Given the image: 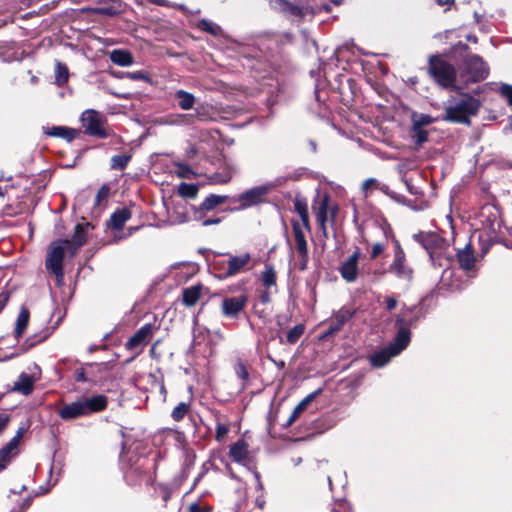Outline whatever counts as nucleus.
Masks as SVG:
<instances>
[{
  "instance_id": "obj_1",
  "label": "nucleus",
  "mask_w": 512,
  "mask_h": 512,
  "mask_svg": "<svg viewBox=\"0 0 512 512\" xmlns=\"http://www.w3.org/2000/svg\"><path fill=\"white\" fill-rule=\"evenodd\" d=\"M107 399L103 395H96L91 398H83L73 403L64 405L58 412L59 416L66 421L105 409Z\"/></svg>"
},
{
  "instance_id": "obj_2",
  "label": "nucleus",
  "mask_w": 512,
  "mask_h": 512,
  "mask_svg": "<svg viewBox=\"0 0 512 512\" xmlns=\"http://www.w3.org/2000/svg\"><path fill=\"white\" fill-rule=\"evenodd\" d=\"M480 107V102L470 95H463V97L453 106L446 108V119L459 122L469 123V118L477 114Z\"/></svg>"
},
{
  "instance_id": "obj_3",
  "label": "nucleus",
  "mask_w": 512,
  "mask_h": 512,
  "mask_svg": "<svg viewBox=\"0 0 512 512\" xmlns=\"http://www.w3.org/2000/svg\"><path fill=\"white\" fill-rule=\"evenodd\" d=\"M429 72L435 81L446 89H459L456 84L455 68L448 62L435 57L431 58Z\"/></svg>"
},
{
  "instance_id": "obj_4",
  "label": "nucleus",
  "mask_w": 512,
  "mask_h": 512,
  "mask_svg": "<svg viewBox=\"0 0 512 512\" xmlns=\"http://www.w3.org/2000/svg\"><path fill=\"white\" fill-rule=\"evenodd\" d=\"M410 341V332L405 328H400L396 336L395 343L391 346L375 353L371 357V363L376 367H382L387 364L390 359L398 355L404 350Z\"/></svg>"
},
{
  "instance_id": "obj_5",
  "label": "nucleus",
  "mask_w": 512,
  "mask_h": 512,
  "mask_svg": "<svg viewBox=\"0 0 512 512\" xmlns=\"http://www.w3.org/2000/svg\"><path fill=\"white\" fill-rule=\"evenodd\" d=\"M71 247L69 240H58L51 243L46 258V267L51 270L57 277L63 275V258L66 252L71 255Z\"/></svg>"
},
{
  "instance_id": "obj_6",
  "label": "nucleus",
  "mask_w": 512,
  "mask_h": 512,
  "mask_svg": "<svg viewBox=\"0 0 512 512\" xmlns=\"http://www.w3.org/2000/svg\"><path fill=\"white\" fill-rule=\"evenodd\" d=\"M81 123L88 134L100 137H106V127L104 117L95 110H86L81 116Z\"/></svg>"
},
{
  "instance_id": "obj_7",
  "label": "nucleus",
  "mask_w": 512,
  "mask_h": 512,
  "mask_svg": "<svg viewBox=\"0 0 512 512\" xmlns=\"http://www.w3.org/2000/svg\"><path fill=\"white\" fill-rule=\"evenodd\" d=\"M468 76L466 82H478L488 75V68L483 60L476 56H469L466 60V68L461 72L460 77Z\"/></svg>"
},
{
  "instance_id": "obj_8",
  "label": "nucleus",
  "mask_w": 512,
  "mask_h": 512,
  "mask_svg": "<svg viewBox=\"0 0 512 512\" xmlns=\"http://www.w3.org/2000/svg\"><path fill=\"white\" fill-rule=\"evenodd\" d=\"M270 190L269 185L257 186L241 193L237 201L241 203V208H247L263 201Z\"/></svg>"
},
{
  "instance_id": "obj_9",
  "label": "nucleus",
  "mask_w": 512,
  "mask_h": 512,
  "mask_svg": "<svg viewBox=\"0 0 512 512\" xmlns=\"http://www.w3.org/2000/svg\"><path fill=\"white\" fill-rule=\"evenodd\" d=\"M153 335V327L151 324L142 326L125 344L130 351L141 352Z\"/></svg>"
},
{
  "instance_id": "obj_10",
  "label": "nucleus",
  "mask_w": 512,
  "mask_h": 512,
  "mask_svg": "<svg viewBox=\"0 0 512 512\" xmlns=\"http://www.w3.org/2000/svg\"><path fill=\"white\" fill-rule=\"evenodd\" d=\"M293 232L296 243V251L301 258L300 269L305 270L308 264V246L299 223L293 222Z\"/></svg>"
},
{
  "instance_id": "obj_11",
  "label": "nucleus",
  "mask_w": 512,
  "mask_h": 512,
  "mask_svg": "<svg viewBox=\"0 0 512 512\" xmlns=\"http://www.w3.org/2000/svg\"><path fill=\"white\" fill-rule=\"evenodd\" d=\"M390 271L395 273L400 279L410 282L413 278V271L405 264V255L402 250L395 252L394 261L390 266Z\"/></svg>"
},
{
  "instance_id": "obj_12",
  "label": "nucleus",
  "mask_w": 512,
  "mask_h": 512,
  "mask_svg": "<svg viewBox=\"0 0 512 512\" xmlns=\"http://www.w3.org/2000/svg\"><path fill=\"white\" fill-rule=\"evenodd\" d=\"M360 252L355 251L339 268L342 278L347 282H354L358 276V261Z\"/></svg>"
},
{
  "instance_id": "obj_13",
  "label": "nucleus",
  "mask_w": 512,
  "mask_h": 512,
  "mask_svg": "<svg viewBox=\"0 0 512 512\" xmlns=\"http://www.w3.org/2000/svg\"><path fill=\"white\" fill-rule=\"evenodd\" d=\"M247 303L246 296H237L225 298L222 301V313L227 317L237 316L245 307Z\"/></svg>"
},
{
  "instance_id": "obj_14",
  "label": "nucleus",
  "mask_w": 512,
  "mask_h": 512,
  "mask_svg": "<svg viewBox=\"0 0 512 512\" xmlns=\"http://www.w3.org/2000/svg\"><path fill=\"white\" fill-rule=\"evenodd\" d=\"M251 256L249 253H244L238 256H230L227 261L226 277L234 276L240 273L245 266L250 262Z\"/></svg>"
},
{
  "instance_id": "obj_15",
  "label": "nucleus",
  "mask_w": 512,
  "mask_h": 512,
  "mask_svg": "<svg viewBox=\"0 0 512 512\" xmlns=\"http://www.w3.org/2000/svg\"><path fill=\"white\" fill-rule=\"evenodd\" d=\"M23 436V429H19L16 435L11 439V441L5 445L2 449H0V466L4 467L5 463L10 460L11 457L17 454V448L20 443V440Z\"/></svg>"
},
{
  "instance_id": "obj_16",
  "label": "nucleus",
  "mask_w": 512,
  "mask_h": 512,
  "mask_svg": "<svg viewBox=\"0 0 512 512\" xmlns=\"http://www.w3.org/2000/svg\"><path fill=\"white\" fill-rule=\"evenodd\" d=\"M35 379L25 373H22L14 383L13 390L23 395H29L33 391Z\"/></svg>"
},
{
  "instance_id": "obj_17",
  "label": "nucleus",
  "mask_w": 512,
  "mask_h": 512,
  "mask_svg": "<svg viewBox=\"0 0 512 512\" xmlns=\"http://www.w3.org/2000/svg\"><path fill=\"white\" fill-rule=\"evenodd\" d=\"M131 218V212L124 208L115 211L110 218V226L113 229L120 230L124 224Z\"/></svg>"
},
{
  "instance_id": "obj_18",
  "label": "nucleus",
  "mask_w": 512,
  "mask_h": 512,
  "mask_svg": "<svg viewBox=\"0 0 512 512\" xmlns=\"http://www.w3.org/2000/svg\"><path fill=\"white\" fill-rule=\"evenodd\" d=\"M46 133L50 136L64 138L67 141H71L78 136L77 130L63 126L52 127Z\"/></svg>"
},
{
  "instance_id": "obj_19",
  "label": "nucleus",
  "mask_w": 512,
  "mask_h": 512,
  "mask_svg": "<svg viewBox=\"0 0 512 512\" xmlns=\"http://www.w3.org/2000/svg\"><path fill=\"white\" fill-rule=\"evenodd\" d=\"M30 319V313L26 307H21L20 312L18 314L17 320H16V327H15V336L17 338L21 337L22 334L25 332L28 323Z\"/></svg>"
},
{
  "instance_id": "obj_20",
  "label": "nucleus",
  "mask_w": 512,
  "mask_h": 512,
  "mask_svg": "<svg viewBox=\"0 0 512 512\" xmlns=\"http://www.w3.org/2000/svg\"><path fill=\"white\" fill-rule=\"evenodd\" d=\"M457 256L459 264L464 270L472 269L474 266L475 258L470 246H467L463 250L459 251Z\"/></svg>"
},
{
  "instance_id": "obj_21",
  "label": "nucleus",
  "mask_w": 512,
  "mask_h": 512,
  "mask_svg": "<svg viewBox=\"0 0 512 512\" xmlns=\"http://www.w3.org/2000/svg\"><path fill=\"white\" fill-rule=\"evenodd\" d=\"M85 235H86V232H85L84 226L81 224L76 225L73 238L71 241H69L70 244L72 245L71 255H74L76 253V251L78 250V248H80L85 243V241H86Z\"/></svg>"
},
{
  "instance_id": "obj_22",
  "label": "nucleus",
  "mask_w": 512,
  "mask_h": 512,
  "mask_svg": "<svg viewBox=\"0 0 512 512\" xmlns=\"http://www.w3.org/2000/svg\"><path fill=\"white\" fill-rule=\"evenodd\" d=\"M201 296V287L200 286H192L186 288L183 291V303L188 306H194Z\"/></svg>"
},
{
  "instance_id": "obj_23",
  "label": "nucleus",
  "mask_w": 512,
  "mask_h": 512,
  "mask_svg": "<svg viewBox=\"0 0 512 512\" xmlns=\"http://www.w3.org/2000/svg\"><path fill=\"white\" fill-rule=\"evenodd\" d=\"M248 454L247 445L243 441H238L230 448V456L236 462H243Z\"/></svg>"
},
{
  "instance_id": "obj_24",
  "label": "nucleus",
  "mask_w": 512,
  "mask_h": 512,
  "mask_svg": "<svg viewBox=\"0 0 512 512\" xmlns=\"http://www.w3.org/2000/svg\"><path fill=\"white\" fill-rule=\"evenodd\" d=\"M110 59L113 63L120 66H130L133 64L132 55L124 50H114L111 52Z\"/></svg>"
},
{
  "instance_id": "obj_25",
  "label": "nucleus",
  "mask_w": 512,
  "mask_h": 512,
  "mask_svg": "<svg viewBox=\"0 0 512 512\" xmlns=\"http://www.w3.org/2000/svg\"><path fill=\"white\" fill-rule=\"evenodd\" d=\"M175 98L179 107L183 110H189L195 104V97L191 93L184 90H178L175 93Z\"/></svg>"
},
{
  "instance_id": "obj_26",
  "label": "nucleus",
  "mask_w": 512,
  "mask_h": 512,
  "mask_svg": "<svg viewBox=\"0 0 512 512\" xmlns=\"http://www.w3.org/2000/svg\"><path fill=\"white\" fill-rule=\"evenodd\" d=\"M316 220L320 225V228L324 235H326V222L329 220L328 217V199L324 198L320 204L316 213Z\"/></svg>"
},
{
  "instance_id": "obj_27",
  "label": "nucleus",
  "mask_w": 512,
  "mask_h": 512,
  "mask_svg": "<svg viewBox=\"0 0 512 512\" xmlns=\"http://www.w3.org/2000/svg\"><path fill=\"white\" fill-rule=\"evenodd\" d=\"M317 392L311 393L308 396H306L293 410L291 413L288 421L287 426H290L298 417L299 415L306 409V407L313 401L315 398Z\"/></svg>"
},
{
  "instance_id": "obj_28",
  "label": "nucleus",
  "mask_w": 512,
  "mask_h": 512,
  "mask_svg": "<svg viewBox=\"0 0 512 512\" xmlns=\"http://www.w3.org/2000/svg\"><path fill=\"white\" fill-rule=\"evenodd\" d=\"M351 316L352 314L348 310H340L336 314L335 319L332 322L327 334L331 335L340 330L344 323L351 318Z\"/></svg>"
},
{
  "instance_id": "obj_29",
  "label": "nucleus",
  "mask_w": 512,
  "mask_h": 512,
  "mask_svg": "<svg viewBox=\"0 0 512 512\" xmlns=\"http://www.w3.org/2000/svg\"><path fill=\"white\" fill-rule=\"evenodd\" d=\"M294 207H295V211L299 214V216L301 218L304 228L309 230L310 224H309V214H308L307 204L300 199H296L295 203H294Z\"/></svg>"
},
{
  "instance_id": "obj_30",
  "label": "nucleus",
  "mask_w": 512,
  "mask_h": 512,
  "mask_svg": "<svg viewBox=\"0 0 512 512\" xmlns=\"http://www.w3.org/2000/svg\"><path fill=\"white\" fill-rule=\"evenodd\" d=\"M196 26L207 32V33H210L214 36H217V35H220L222 33V29L220 26H218L217 24L207 20V19H201L197 22Z\"/></svg>"
},
{
  "instance_id": "obj_31",
  "label": "nucleus",
  "mask_w": 512,
  "mask_h": 512,
  "mask_svg": "<svg viewBox=\"0 0 512 512\" xmlns=\"http://www.w3.org/2000/svg\"><path fill=\"white\" fill-rule=\"evenodd\" d=\"M227 199V196H221V195H210L208 196L202 203V209L204 210H212L216 206L224 203Z\"/></svg>"
},
{
  "instance_id": "obj_32",
  "label": "nucleus",
  "mask_w": 512,
  "mask_h": 512,
  "mask_svg": "<svg viewBox=\"0 0 512 512\" xmlns=\"http://www.w3.org/2000/svg\"><path fill=\"white\" fill-rule=\"evenodd\" d=\"M55 78L59 85L66 83L68 80V69L64 64L60 62L56 65Z\"/></svg>"
},
{
  "instance_id": "obj_33",
  "label": "nucleus",
  "mask_w": 512,
  "mask_h": 512,
  "mask_svg": "<svg viewBox=\"0 0 512 512\" xmlns=\"http://www.w3.org/2000/svg\"><path fill=\"white\" fill-rule=\"evenodd\" d=\"M262 282L266 287L275 285L276 273L271 266H266L265 271L262 273Z\"/></svg>"
},
{
  "instance_id": "obj_34",
  "label": "nucleus",
  "mask_w": 512,
  "mask_h": 512,
  "mask_svg": "<svg viewBox=\"0 0 512 512\" xmlns=\"http://www.w3.org/2000/svg\"><path fill=\"white\" fill-rule=\"evenodd\" d=\"M198 192L197 186L194 184L182 183L179 186V194L184 197L195 198Z\"/></svg>"
},
{
  "instance_id": "obj_35",
  "label": "nucleus",
  "mask_w": 512,
  "mask_h": 512,
  "mask_svg": "<svg viewBox=\"0 0 512 512\" xmlns=\"http://www.w3.org/2000/svg\"><path fill=\"white\" fill-rule=\"evenodd\" d=\"M188 411L189 405L187 403L181 402L173 409L171 416L175 421H180L184 418Z\"/></svg>"
},
{
  "instance_id": "obj_36",
  "label": "nucleus",
  "mask_w": 512,
  "mask_h": 512,
  "mask_svg": "<svg viewBox=\"0 0 512 512\" xmlns=\"http://www.w3.org/2000/svg\"><path fill=\"white\" fill-rule=\"evenodd\" d=\"M304 333V326L302 324L296 325L287 333V341L291 344L295 343Z\"/></svg>"
},
{
  "instance_id": "obj_37",
  "label": "nucleus",
  "mask_w": 512,
  "mask_h": 512,
  "mask_svg": "<svg viewBox=\"0 0 512 512\" xmlns=\"http://www.w3.org/2000/svg\"><path fill=\"white\" fill-rule=\"evenodd\" d=\"M129 160H130V156H128V155H116L112 158L111 167L113 169L122 170L127 166Z\"/></svg>"
},
{
  "instance_id": "obj_38",
  "label": "nucleus",
  "mask_w": 512,
  "mask_h": 512,
  "mask_svg": "<svg viewBox=\"0 0 512 512\" xmlns=\"http://www.w3.org/2000/svg\"><path fill=\"white\" fill-rule=\"evenodd\" d=\"M413 138L415 139L416 144L419 146L427 141L428 133L427 131L421 129L419 126H415Z\"/></svg>"
},
{
  "instance_id": "obj_39",
  "label": "nucleus",
  "mask_w": 512,
  "mask_h": 512,
  "mask_svg": "<svg viewBox=\"0 0 512 512\" xmlns=\"http://www.w3.org/2000/svg\"><path fill=\"white\" fill-rule=\"evenodd\" d=\"M378 187V181L375 178L366 179L362 184V190L365 196H368L369 192Z\"/></svg>"
},
{
  "instance_id": "obj_40",
  "label": "nucleus",
  "mask_w": 512,
  "mask_h": 512,
  "mask_svg": "<svg viewBox=\"0 0 512 512\" xmlns=\"http://www.w3.org/2000/svg\"><path fill=\"white\" fill-rule=\"evenodd\" d=\"M228 432H229V427L226 424L217 422L216 439L218 441H221L222 439H224L226 437V435L228 434Z\"/></svg>"
},
{
  "instance_id": "obj_41",
  "label": "nucleus",
  "mask_w": 512,
  "mask_h": 512,
  "mask_svg": "<svg viewBox=\"0 0 512 512\" xmlns=\"http://www.w3.org/2000/svg\"><path fill=\"white\" fill-rule=\"evenodd\" d=\"M501 94L507 99L510 106H512V86L503 85L501 87Z\"/></svg>"
},
{
  "instance_id": "obj_42",
  "label": "nucleus",
  "mask_w": 512,
  "mask_h": 512,
  "mask_svg": "<svg viewBox=\"0 0 512 512\" xmlns=\"http://www.w3.org/2000/svg\"><path fill=\"white\" fill-rule=\"evenodd\" d=\"M384 251V245L381 243H375L372 247L371 258L375 259Z\"/></svg>"
},
{
  "instance_id": "obj_43",
  "label": "nucleus",
  "mask_w": 512,
  "mask_h": 512,
  "mask_svg": "<svg viewBox=\"0 0 512 512\" xmlns=\"http://www.w3.org/2000/svg\"><path fill=\"white\" fill-rule=\"evenodd\" d=\"M109 194V189L107 187H102L98 191L96 195V201L99 203L102 199H105Z\"/></svg>"
},
{
  "instance_id": "obj_44",
  "label": "nucleus",
  "mask_w": 512,
  "mask_h": 512,
  "mask_svg": "<svg viewBox=\"0 0 512 512\" xmlns=\"http://www.w3.org/2000/svg\"><path fill=\"white\" fill-rule=\"evenodd\" d=\"M236 373L241 379H246L248 377V372L243 364H238Z\"/></svg>"
},
{
  "instance_id": "obj_45",
  "label": "nucleus",
  "mask_w": 512,
  "mask_h": 512,
  "mask_svg": "<svg viewBox=\"0 0 512 512\" xmlns=\"http://www.w3.org/2000/svg\"><path fill=\"white\" fill-rule=\"evenodd\" d=\"M385 303H386L387 309L392 310V309H394L396 307L397 300L394 297H392V296H387L385 298Z\"/></svg>"
},
{
  "instance_id": "obj_46",
  "label": "nucleus",
  "mask_w": 512,
  "mask_h": 512,
  "mask_svg": "<svg viewBox=\"0 0 512 512\" xmlns=\"http://www.w3.org/2000/svg\"><path fill=\"white\" fill-rule=\"evenodd\" d=\"M9 422V416L5 414H0V432L4 430Z\"/></svg>"
},
{
  "instance_id": "obj_47",
  "label": "nucleus",
  "mask_w": 512,
  "mask_h": 512,
  "mask_svg": "<svg viewBox=\"0 0 512 512\" xmlns=\"http://www.w3.org/2000/svg\"><path fill=\"white\" fill-rule=\"evenodd\" d=\"M8 299H9L8 294H6V293H1V294H0V312L2 311V309H3V308L5 307V305L7 304Z\"/></svg>"
},
{
  "instance_id": "obj_48",
  "label": "nucleus",
  "mask_w": 512,
  "mask_h": 512,
  "mask_svg": "<svg viewBox=\"0 0 512 512\" xmlns=\"http://www.w3.org/2000/svg\"><path fill=\"white\" fill-rule=\"evenodd\" d=\"M129 77L130 79H133V80H138V79H144L145 76L142 72H133V73H129Z\"/></svg>"
},
{
  "instance_id": "obj_49",
  "label": "nucleus",
  "mask_w": 512,
  "mask_h": 512,
  "mask_svg": "<svg viewBox=\"0 0 512 512\" xmlns=\"http://www.w3.org/2000/svg\"><path fill=\"white\" fill-rule=\"evenodd\" d=\"M336 213H337L336 207H332V208L328 207V217L330 220H334V218L336 217Z\"/></svg>"
},
{
  "instance_id": "obj_50",
  "label": "nucleus",
  "mask_w": 512,
  "mask_h": 512,
  "mask_svg": "<svg viewBox=\"0 0 512 512\" xmlns=\"http://www.w3.org/2000/svg\"><path fill=\"white\" fill-rule=\"evenodd\" d=\"M220 223V219L219 218H215V219H208V220H205L203 222V225L204 226H209V225H213V224H218Z\"/></svg>"
},
{
  "instance_id": "obj_51",
  "label": "nucleus",
  "mask_w": 512,
  "mask_h": 512,
  "mask_svg": "<svg viewBox=\"0 0 512 512\" xmlns=\"http://www.w3.org/2000/svg\"><path fill=\"white\" fill-rule=\"evenodd\" d=\"M189 511L190 512H201V508L198 504L193 503L189 506Z\"/></svg>"
},
{
  "instance_id": "obj_52",
  "label": "nucleus",
  "mask_w": 512,
  "mask_h": 512,
  "mask_svg": "<svg viewBox=\"0 0 512 512\" xmlns=\"http://www.w3.org/2000/svg\"><path fill=\"white\" fill-rule=\"evenodd\" d=\"M439 5H445V4H451L454 2V0H437Z\"/></svg>"
},
{
  "instance_id": "obj_53",
  "label": "nucleus",
  "mask_w": 512,
  "mask_h": 512,
  "mask_svg": "<svg viewBox=\"0 0 512 512\" xmlns=\"http://www.w3.org/2000/svg\"><path fill=\"white\" fill-rule=\"evenodd\" d=\"M177 223H184L186 222V217L183 215H179V217L176 220Z\"/></svg>"
},
{
  "instance_id": "obj_54",
  "label": "nucleus",
  "mask_w": 512,
  "mask_h": 512,
  "mask_svg": "<svg viewBox=\"0 0 512 512\" xmlns=\"http://www.w3.org/2000/svg\"><path fill=\"white\" fill-rule=\"evenodd\" d=\"M430 123V118L428 116H425L421 120V124H428Z\"/></svg>"
},
{
  "instance_id": "obj_55",
  "label": "nucleus",
  "mask_w": 512,
  "mask_h": 512,
  "mask_svg": "<svg viewBox=\"0 0 512 512\" xmlns=\"http://www.w3.org/2000/svg\"><path fill=\"white\" fill-rule=\"evenodd\" d=\"M403 321H404V320H403V318H401V317H398V318H397V320H396V322H397V324H398L399 326H401V325L403 324Z\"/></svg>"
},
{
  "instance_id": "obj_56",
  "label": "nucleus",
  "mask_w": 512,
  "mask_h": 512,
  "mask_svg": "<svg viewBox=\"0 0 512 512\" xmlns=\"http://www.w3.org/2000/svg\"><path fill=\"white\" fill-rule=\"evenodd\" d=\"M278 366H279L280 368H283V367L285 366L284 361H280V362H279V364H278Z\"/></svg>"
},
{
  "instance_id": "obj_57",
  "label": "nucleus",
  "mask_w": 512,
  "mask_h": 512,
  "mask_svg": "<svg viewBox=\"0 0 512 512\" xmlns=\"http://www.w3.org/2000/svg\"><path fill=\"white\" fill-rule=\"evenodd\" d=\"M101 11H102L103 13H109V11H108V10H106V9H102Z\"/></svg>"
},
{
  "instance_id": "obj_58",
  "label": "nucleus",
  "mask_w": 512,
  "mask_h": 512,
  "mask_svg": "<svg viewBox=\"0 0 512 512\" xmlns=\"http://www.w3.org/2000/svg\"><path fill=\"white\" fill-rule=\"evenodd\" d=\"M0 196H3V192H2V189L0 188Z\"/></svg>"
}]
</instances>
